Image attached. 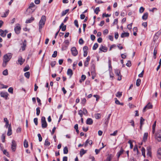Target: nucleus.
Segmentation results:
<instances>
[{
	"instance_id": "nucleus-1",
	"label": "nucleus",
	"mask_w": 161,
	"mask_h": 161,
	"mask_svg": "<svg viewBox=\"0 0 161 161\" xmlns=\"http://www.w3.org/2000/svg\"><path fill=\"white\" fill-rule=\"evenodd\" d=\"M12 57V55L10 53L6 54L3 56L2 64L3 67H5L6 66L7 63L10 60Z\"/></svg>"
},
{
	"instance_id": "nucleus-2",
	"label": "nucleus",
	"mask_w": 161,
	"mask_h": 161,
	"mask_svg": "<svg viewBox=\"0 0 161 161\" xmlns=\"http://www.w3.org/2000/svg\"><path fill=\"white\" fill-rule=\"evenodd\" d=\"M46 19V17L45 15H42V16L41 19L39 22V29L40 32H41L42 28L43 27L45 24Z\"/></svg>"
},
{
	"instance_id": "nucleus-3",
	"label": "nucleus",
	"mask_w": 161,
	"mask_h": 161,
	"mask_svg": "<svg viewBox=\"0 0 161 161\" xmlns=\"http://www.w3.org/2000/svg\"><path fill=\"white\" fill-rule=\"evenodd\" d=\"M42 126L43 128H45L47 127V124L46 120L45 118L42 117L41 119Z\"/></svg>"
},
{
	"instance_id": "nucleus-4",
	"label": "nucleus",
	"mask_w": 161,
	"mask_h": 161,
	"mask_svg": "<svg viewBox=\"0 0 161 161\" xmlns=\"http://www.w3.org/2000/svg\"><path fill=\"white\" fill-rule=\"evenodd\" d=\"M21 29L20 25L19 24H17L16 25V26L14 28V31L17 34H19L20 32V31Z\"/></svg>"
},
{
	"instance_id": "nucleus-5",
	"label": "nucleus",
	"mask_w": 161,
	"mask_h": 161,
	"mask_svg": "<svg viewBox=\"0 0 161 161\" xmlns=\"http://www.w3.org/2000/svg\"><path fill=\"white\" fill-rule=\"evenodd\" d=\"M16 143L15 140H12L11 144V149L14 152L16 149Z\"/></svg>"
},
{
	"instance_id": "nucleus-6",
	"label": "nucleus",
	"mask_w": 161,
	"mask_h": 161,
	"mask_svg": "<svg viewBox=\"0 0 161 161\" xmlns=\"http://www.w3.org/2000/svg\"><path fill=\"white\" fill-rule=\"evenodd\" d=\"M156 137L159 141H161V130L158 131L156 134Z\"/></svg>"
},
{
	"instance_id": "nucleus-7",
	"label": "nucleus",
	"mask_w": 161,
	"mask_h": 161,
	"mask_svg": "<svg viewBox=\"0 0 161 161\" xmlns=\"http://www.w3.org/2000/svg\"><path fill=\"white\" fill-rule=\"evenodd\" d=\"M153 108L152 105L150 103H149L147 105L143 108V112H145L146 111V109H149L152 108Z\"/></svg>"
},
{
	"instance_id": "nucleus-8",
	"label": "nucleus",
	"mask_w": 161,
	"mask_h": 161,
	"mask_svg": "<svg viewBox=\"0 0 161 161\" xmlns=\"http://www.w3.org/2000/svg\"><path fill=\"white\" fill-rule=\"evenodd\" d=\"M72 54L74 56H76L78 54V52L75 47H73L71 49Z\"/></svg>"
},
{
	"instance_id": "nucleus-9",
	"label": "nucleus",
	"mask_w": 161,
	"mask_h": 161,
	"mask_svg": "<svg viewBox=\"0 0 161 161\" xmlns=\"http://www.w3.org/2000/svg\"><path fill=\"white\" fill-rule=\"evenodd\" d=\"M147 155L150 157H151V148L150 146H149L147 147Z\"/></svg>"
},
{
	"instance_id": "nucleus-10",
	"label": "nucleus",
	"mask_w": 161,
	"mask_h": 161,
	"mask_svg": "<svg viewBox=\"0 0 161 161\" xmlns=\"http://www.w3.org/2000/svg\"><path fill=\"white\" fill-rule=\"evenodd\" d=\"M25 61V59H23L21 57H19L18 59L17 64H20V65L23 64Z\"/></svg>"
},
{
	"instance_id": "nucleus-11",
	"label": "nucleus",
	"mask_w": 161,
	"mask_h": 161,
	"mask_svg": "<svg viewBox=\"0 0 161 161\" xmlns=\"http://www.w3.org/2000/svg\"><path fill=\"white\" fill-rule=\"evenodd\" d=\"M8 31L7 30L3 31L1 29H0V35L3 37H5Z\"/></svg>"
},
{
	"instance_id": "nucleus-12",
	"label": "nucleus",
	"mask_w": 161,
	"mask_h": 161,
	"mask_svg": "<svg viewBox=\"0 0 161 161\" xmlns=\"http://www.w3.org/2000/svg\"><path fill=\"white\" fill-rule=\"evenodd\" d=\"M0 95L1 97L5 98L6 99H7L8 95L7 92H1L0 93Z\"/></svg>"
},
{
	"instance_id": "nucleus-13",
	"label": "nucleus",
	"mask_w": 161,
	"mask_h": 161,
	"mask_svg": "<svg viewBox=\"0 0 161 161\" xmlns=\"http://www.w3.org/2000/svg\"><path fill=\"white\" fill-rule=\"evenodd\" d=\"M93 121L92 119L90 118H88L86 120V124L88 125H91L92 124Z\"/></svg>"
},
{
	"instance_id": "nucleus-14",
	"label": "nucleus",
	"mask_w": 161,
	"mask_h": 161,
	"mask_svg": "<svg viewBox=\"0 0 161 161\" xmlns=\"http://www.w3.org/2000/svg\"><path fill=\"white\" fill-rule=\"evenodd\" d=\"M12 134V129H11V125H9V126L8 128V131L7 132V135L8 136H10Z\"/></svg>"
},
{
	"instance_id": "nucleus-15",
	"label": "nucleus",
	"mask_w": 161,
	"mask_h": 161,
	"mask_svg": "<svg viewBox=\"0 0 161 161\" xmlns=\"http://www.w3.org/2000/svg\"><path fill=\"white\" fill-rule=\"evenodd\" d=\"M99 50L101 51L106 52L107 50V48L106 47H104L103 45H101L100 47L99 48Z\"/></svg>"
},
{
	"instance_id": "nucleus-16",
	"label": "nucleus",
	"mask_w": 161,
	"mask_h": 161,
	"mask_svg": "<svg viewBox=\"0 0 161 161\" xmlns=\"http://www.w3.org/2000/svg\"><path fill=\"white\" fill-rule=\"evenodd\" d=\"M148 133H144L143 137V142H145L147 140V137H148Z\"/></svg>"
},
{
	"instance_id": "nucleus-17",
	"label": "nucleus",
	"mask_w": 161,
	"mask_h": 161,
	"mask_svg": "<svg viewBox=\"0 0 161 161\" xmlns=\"http://www.w3.org/2000/svg\"><path fill=\"white\" fill-rule=\"evenodd\" d=\"M129 35V33L128 32H124L121 34V36L123 38L125 37H128Z\"/></svg>"
},
{
	"instance_id": "nucleus-18",
	"label": "nucleus",
	"mask_w": 161,
	"mask_h": 161,
	"mask_svg": "<svg viewBox=\"0 0 161 161\" xmlns=\"http://www.w3.org/2000/svg\"><path fill=\"white\" fill-rule=\"evenodd\" d=\"M148 14L146 12L142 16V19L143 20H146L147 19Z\"/></svg>"
},
{
	"instance_id": "nucleus-19",
	"label": "nucleus",
	"mask_w": 161,
	"mask_h": 161,
	"mask_svg": "<svg viewBox=\"0 0 161 161\" xmlns=\"http://www.w3.org/2000/svg\"><path fill=\"white\" fill-rule=\"evenodd\" d=\"M73 74L72 70L71 69H68L67 74L68 75H70V77H71L73 75Z\"/></svg>"
},
{
	"instance_id": "nucleus-20",
	"label": "nucleus",
	"mask_w": 161,
	"mask_h": 161,
	"mask_svg": "<svg viewBox=\"0 0 161 161\" xmlns=\"http://www.w3.org/2000/svg\"><path fill=\"white\" fill-rule=\"evenodd\" d=\"M34 19V18L31 17L30 19H28L26 20L25 21L26 23H29L32 22Z\"/></svg>"
},
{
	"instance_id": "nucleus-21",
	"label": "nucleus",
	"mask_w": 161,
	"mask_h": 161,
	"mask_svg": "<svg viewBox=\"0 0 161 161\" xmlns=\"http://www.w3.org/2000/svg\"><path fill=\"white\" fill-rule=\"evenodd\" d=\"M156 121H155L152 126V133L154 134L155 131V129L156 126Z\"/></svg>"
},
{
	"instance_id": "nucleus-22",
	"label": "nucleus",
	"mask_w": 161,
	"mask_h": 161,
	"mask_svg": "<svg viewBox=\"0 0 161 161\" xmlns=\"http://www.w3.org/2000/svg\"><path fill=\"white\" fill-rule=\"evenodd\" d=\"M35 7V5L33 3H31L29 7L27 9V10H30V9L32 8H34Z\"/></svg>"
},
{
	"instance_id": "nucleus-23",
	"label": "nucleus",
	"mask_w": 161,
	"mask_h": 161,
	"mask_svg": "<svg viewBox=\"0 0 161 161\" xmlns=\"http://www.w3.org/2000/svg\"><path fill=\"white\" fill-rule=\"evenodd\" d=\"M86 153V151L85 150L83 149H81L80 151V155L81 157Z\"/></svg>"
},
{
	"instance_id": "nucleus-24",
	"label": "nucleus",
	"mask_w": 161,
	"mask_h": 161,
	"mask_svg": "<svg viewBox=\"0 0 161 161\" xmlns=\"http://www.w3.org/2000/svg\"><path fill=\"white\" fill-rule=\"evenodd\" d=\"M81 78V79L80 80V83H81L83 81H84L86 79V76L85 75H82Z\"/></svg>"
},
{
	"instance_id": "nucleus-25",
	"label": "nucleus",
	"mask_w": 161,
	"mask_h": 161,
	"mask_svg": "<svg viewBox=\"0 0 161 161\" xmlns=\"http://www.w3.org/2000/svg\"><path fill=\"white\" fill-rule=\"evenodd\" d=\"M115 73L116 75L118 76H119L120 75V71L119 69L115 70Z\"/></svg>"
},
{
	"instance_id": "nucleus-26",
	"label": "nucleus",
	"mask_w": 161,
	"mask_h": 161,
	"mask_svg": "<svg viewBox=\"0 0 161 161\" xmlns=\"http://www.w3.org/2000/svg\"><path fill=\"white\" fill-rule=\"evenodd\" d=\"M141 83V80L140 79H138L136 80V85L137 86H140Z\"/></svg>"
},
{
	"instance_id": "nucleus-27",
	"label": "nucleus",
	"mask_w": 161,
	"mask_h": 161,
	"mask_svg": "<svg viewBox=\"0 0 161 161\" xmlns=\"http://www.w3.org/2000/svg\"><path fill=\"white\" fill-rule=\"evenodd\" d=\"M115 103L116 104H117L120 105H123V103H120V102L118 100H117V98H115Z\"/></svg>"
},
{
	"instance_id": "nucleus-28",
	"label": "nucleus",
	"mask_w": 161,
	"mask_h": 161,
	"mask_svg": "<svg viewBox=\"0 0 161 161\" xmlns=\"http://www.w3.org/2000/svg\"><path fill=\"white\" fill-rule=\"evenodd\" d=\"M69 9H67L65 11H63L61 14V16H62L65 15L69 11Z\"/></svg>"
},
{
	"instance_id": "nucleus-29",
	"label": "nucleus",
	"mask_w": 161,
	"mask_h": 161,
	"mask_svg": "<svg viewBox=\"0 0 161 161\" xmlns=\"http://www.w3.org/2000/svg\"><path fill=\"white\" fill-rule=\"evenodd\" d=\"M123 150L122 148H121L120 151L118 153V155H117V157L118 158H119L120 156L122 154V153L123 152Z\"/></svg>"
},
{
	"instance_id": "nucleus-30",
	"label": "nucleus",
	"mask_w": 161,
	"mask_h": 161,
	"mask_svg": "<svg viewBox=\"0 0 161 161\" xmlns=\"http://www.w3.org/2000/svg\"><path fill=\"white\" fill-rule=\"evenodd\" d=\"M141 151H142V155L144 156V158H145V149L143 147H142V148Z\"/></svg>"
},
{
	"instance_id": "nucleus-31",
	"label": "nucleus",
	"mask_w": 161,
	"mask_h": 161,
	"mask_svg": "<svg viewBox=\"0 0 161 161\" xmlns=\"http://www.w3.org/2000/svg\"><path fill=\"white\" fill-rule=\"evenodd\" d=\"M26 41L25 40L24 42L23 43V46L22 47V49L23 51H24L25 49V47L26 46Z\"/></svg>"
},
{
	"instance_id": "nucleus-32",
	"label": "nucleus",
	"mask_w": 161,
	"mask_h": 161,
	"mask_svg": "<svg viewBox=\"0 0 161 161\" xmlns=\"http://www.w3.org/2000/svg\"><path fill=\"white\" fill-rule=\"evenodd\" d=\"M101 115L99 114H95V118L97 119H99L101 118Z\"/></svg>"
},
{
	"instance_id": "nucleus-33",
	"label": "nucleus",
	"mask_w": 161,
	"mask_h": 161,
	"mask_svg": "<svg viewBox=\"0 0 161 161\" xmlns=\"http://www.w3.org/2000/svg\"><path fill=\"white\" fill-rule=\"evenodd\" d=\"M24 145L25 147L27 148L28 146V142L26 141V140H25L24 142Z\"/></svg>"
},
{
	"instance_id": "nucleus-34",
	"label": "nucleus",
	"mask_w": 161,
	"mask_h": 161,
	"mask_svg": "<svg viewBox=\"0 0 161 161\" xmlns=\"http://www.w3.org/2000/svg\"><path fill=\"white\" fill-rule=\"evenodd\" d=\"M50 142L48 141V139H47L45 141L44 145L45 146H49L50 145Z\"/></svg>"
},
{
	"instance_id": "nucleus-35",
	"label": "nucleus",
	"mask_w": 161,
	"mask_h": 161,
	"mask_svg": "<svg viewBox=\"0 0 161 161\" xmlns=\"http://www.w3.org/2000/svg\"><path fill=\"white\" fill-rule=\"evenodd\" d=\"M63 151L64 154H67L68 153V150L67 147H65L64 148Z\"/></svg>"
},
{
	"instance_id": "nucleus-36",
	"label": "nucleus",
	"mask_w": 161,
	"mask_h": 161,
	"mask_svg": "<svg viewBox=\"0 0 161 161\" xmlns=\"http://www.w3.org/2000/svg\"><path fill=\"white\" fill-rule=\"evenodd\" d=\"M9 12V10H8L6 12L3 14V15L2 16V17H6L8 14Z\"/></svg>"
},
{
	"instance_id": "nucleus-37",
	"label": "nucleus",
	"mask_w": 161,
	"mask_h": 161,
	"mask_svg": "<svg viewBox=\"0 0 161 161\" xmlns=\"http://www.w3.org/2000/svg\"><path fill=\"white\" fill-rule=\"evenodd\" d=\"M122 95V92H118L116 94V96L117 97H120Z\"/></svg>"
},
{
	"instance_id": "nucleus-38",
	"label": "nucleus",
	"mask_w": 161,
	"mask_h": 161,
	"mask_svg": "<svg viewBox=\"0 0 161 161\" xmlns=\"http://www.w3.org/2000/svg\"><path fill=\"white\" fill-rule=\"evenodd\" d=\"M3 74L4 75H7L8 74V70L6 69L4 70L3 72Z\"/></svg>"
},
{
	"instance_id": "nucleus-39",
	"label": "nucleus",
	"mask_w": 161,
	"mask_h": 161,
	"mask_svg": "<svg viewBox=\"0 0 161 161\" xmlns=\"http://www.w3.org/2000/svg\"><path fill=\"white\" fill-rule=\"evenodd\" d=\"M25 76L27 78H29L30 75V73L29 72H25L24 74Z\"/></svg>"
},
{
	"instance_id": "nucleus-40",
	"label": "nucleus",
	"mask_w": 161,
	"mask_h": 161,
	"mask_svg": "<svg viewBox=\"0 0 161 161\" xmlns=\"http://www.w3.org/2000/svg\"><path fill=\"white\" fill-rule=\"evenodd\" d=\"M144 120V119H143L142 117H141L140 118V124L143 125Z\"/></svg>"
},
{
	"instance_id": "nucleus-41",
	"label": "nucleus",
	"mask_w": 161,
	"mask_h": 161,
	"mask_svg": "<svg viewBox=\"0 0 161 161\" xmlns=\"http://www.w3.org/2000/svg\"><path fill=\"white\" fill-rule=\"evenodd\" d=\"M36 115L37 116H38L39 115V114H40V108L37 107L36 109Z\"/></svg>"
},
{
	"instance_id": "nucleus-42",
	"label": "nucleus",
	"mask_w": 161,
	"mask_h": 161,
	"mask_svg": "<svg viewBox=\"0 0 161 161\" xmlns=\"http://www.w3.org/2000/svg\"><path fill=\"white\" fill-rule=\"evenodd\" d=\"M98 47V44L97 43H95L93 46V47L92 49L93 50H95Z\"/></svg>"
},
{
	"instance_id": "nucleus-43",
	"label": "nucleus",
	"mask_w": 161,
	"mask_h": 161,
	"mask_svg": "<svg viewBox=\"0 0 161 161\" xmlns=\"http://www.w3.org/2000/svg\"><path fill=\"white\" fill-rule=\"evenodd\" d=\"M111 115V114H109L108 115L107 119H106V121L105 122V124H107L108 123V121H109V119H110V118Z\"/></svg>"
},
{
	"instance_id": "nucleus-44",
	"label": "nucleus",
	"mask_w": 161,
	"mask_h": 161,
	"mask_svg": "<svg viewBox=\"0 0 161 161\" xmlns=\"http://www.w3.org/2000/svg\"><path fill=\"white\" fill-rule=\"evenodd\" d=\"M100 11V10L99 9V8L97 7L95 8L94 12L96 14H98V12Z\"/></svg>"
},
{
	"instance_id": "nucleus-45",
	"label": "nucleus",
	"mask_w": 161,
	"mask_h": 161,
	"mask_svg": "<svg viewBox=\"0 0 161 161\" xmlns=\"http://www.w3.org/2000/svg\"><path fill=\"white\" fill-rule=\"evenodd\" d=\"M144 9H145L143 7H141L139 10V12L140 13H142L144 12Z\"/></svg>"
},
{
	"instance_id": "nucleus-46",
	"label": "nucleus",
	"mask_w": 161,
	"mask_h": 161,
	"mask_svg": "<svg viewBox=\"0 0 161 161\" xmlns=\"http://www.w3.org/2000/svg\"><path fill=\"white\" fill-rule=\"evenodd\" d=\"M37 136L39 138V142H41L42 141V138L41 136V135L40 134H38L37 135Z\"/></svg>"
},
{
	"instance_id": "nucleus-47",
	"label": "nucleus",
	"mask_w": 161,
	"mask_h": 161,
	"mask_svg": "<svg viewBox=\"0 0 161 161\" xmlns=\"http://www.w3.org/2000/svg\"><path fill=\"white\" fill-rule=\"evenodd\" d=\"M57 51H54L52 55V57L53 58L56 57L57 56Z\"/></svg>"
},
{
	"instance_id": "nucleus-48",
	"label": "nucleus",
	"mask_w": 161,
	"mask_h": 161,
	"mask_svg": "<svg viewBox=\"0 0 161 161\" xmlns=\"http://www.w3.org/2000/svg\"><path fill=\"white\" fill-rule=\"evenodd\" d=\"M118 132V131L117 130H116L113 133L111 134H110V135L111 136H115L117 135V133Z\"/></svg>"
},
{
	"instance_id": "nucleus-49",
	"label": "nucleus",
	"mask_w": 161,
	"mask_h": 161,
	"mask_svg": "<svg viewBox=\"0 0 161 161\" xmlns=\"http://www.w3.org/2000/svg\"><path fill=\"white\" fill-rule=\"evenodd\" d=\"M8 92L11 93H13V89L12 87H10L8 89Z\"/></svg>"
},
{
	"instance_id": "nucleus-50",
	"label": "nucleus",
	"mask_w": 161,
	"mask_h": 161,
	"mask_svg": "<svg viewBox=\"0 0 161 161\" xmlns=\"http://www.w3.org/2000/svg\"><path fill=\"white\" fill-rule=\"evenodd\" d=\"M126 65L128 67H130L131 66V62L130 61H128L127 63L126 64Z\"/></svg>"
},
{
	"instance_id": "nucleus-51",
	"label": "nucleus",
	"mask_w": 161,
	"mask_h": 161,
	"mask_svg": "<svg viewBox=\"0 0 161 161\" xmlns=\"http://www.w3.org/2000/svg\"><path fill=\"white\" fill-rule=\"evenodd\" d=\"M56 64V62L55 61H53L51 62V66L53 67Z\"/></svg>"
},
{
	"instance_id": "nucleus-52",
	"label": "nucleus",
	"mask_w": 161,
	"mask_h": 161,
	"mask_svg": "<svg viewBox=\"0 0 161 161\" xmlns=\"http://www.w3.org/2000/svg\"><path fill=\"white\" fill-rule=\"evenodd\" d=\"M82 112L83 114L84 115L88 113L87 110L84 108H83Z\"/></svg>"
},
{
	"instance_id": "nucleus-53",
	"label": "nucleus",
	"mask_w": 161,
	"mask_h": 161,
	"mask_svg": "<svg viewBox=\"0 0 161 161\" xmlns=\"http://www.w3.org/2000/svg\"><path fill=\"white\" fill-rule=\"evenodd\" d=\"M83 114V113L82 112V110H80L79 111V112H78V114L81 117H82Z\"/></svg>"
},
{
	"instance_id": "nucleus-54",
	"label": "nucleus",
	"mask_w": 161,
	"mask_h": 161,
	"mask_svg": "<svg viewBox=\"0 0 161 161\" xmlns=\"http://www.w3.org/2000/svg\"><path fill=\"white\" fill-rule=\"evenodd\" d=\"M128 143L129 144H130V148L131 149L133 147V145H132V142H131V141L129 140L128 142Z\"/></svg>"
},
{
	"instance_id": "nucleus-55",
	"label": "nucleus",
	"mask_w": 161,
	"mask_h": 161,
	"mask_svg": "<svg viewBox=\"0 0 161 161\" xmlns=\"http://www.w3.org/2000/svg\"><path fill=\"white\" fill-rule=\"evenodd\" d=\"M3 153L4 154L6 155L7 156H8L9 155L8 153L7 152V150H4L3 151Z\"/></svg>"
},
{
	"instance_id": "nucleus-56",
	"label": "nucleus",
	"mask_w": 161,
	"mask_h": 161,
	"mask_svg": "<svg viewBox=\"0 0 161 161\" xmlns=\"http://www.w3.org/2000/svg\"><path fill=\"white\" fill-rule=\"evenodd\" d=\"M74 23L75 25L76 26V27L78 28L79 27V25L78 24V22L77 20H75L74 21Z\"/></svg>"
},
{
	"instance_id": "nucleus-57",
	"label": "nucleus",
	"mask_w": 161,
	"mask_h": 161,
	"mask_svg": "<svg viewBox=\"0 0 161 161\" xmlns=\"http://www.w3.org/2000/svg\"><path fill=\"white\" fill-rule=\"evenodd\" d=\"M79 43L80 44H82L84 43V41L82 38H80L79 41Z\"/></svg>"
},
{
	"instance_id": "nucleus-58",
	"label": "nucleus",
	"mask_w": 161,
	"mask_h": 161,
	"mask_svg": "<svg viewBox=\"0 0 161 161\" xmlns=\"http://www.w3.org/2000/svg\"><path fill=\"white\" fill-rule=\"evenodd\" d=\"M37 120L38 119L37 118H35L34 119V122L36 125H37L38 124Z\"/></svg>"
},
{
	"instance_id": "nucleus-59",
	"label": "nucleus",
	"mask_w": 161,
	"mask_h": 161,
	"mask_svg": "<svg viewBox=\"0 0 161 161\" xmlns=\"http://www.w3.org/2000/svg\"><path fill=\"white\" fill-rule=\"evenodd\" d=\"M93 97H97V99H96L97 101H98L100 98V96L97 95H93Z\"/></svg>"
},
{
	"instance_id": "nucleus-60",
	"label": "nucleus",
	"mask_w": 161,
	"mask_h": 161,
	"mask_svg": "<svg viewBox=\"0 0 161 161\" xmlns=\"http://www.w3.org/2000/svg\"><path fill=\"white\" fill-rule=\"evenodd\" d=\"M118 22V19H115L114 20V21L113 23L114 25L115 24H117Z\"/></svg>"
},
{
	"instance_id": "nucleus-61",
	"label": "nucleus",
	"mask_w": 161,
	"mask_h": 161,
	"mask_svg": "<svg viewBox=\"0 0 161 161\" xmlns=\"http://www.w3.org/2000/svg\"><path fill=\"white\" fill-rule=\"evenodd\" d=\"M5 136L3 134L2 136V142H5Z\"/></svg>"
},
{
	"instance_id": "nucleus-62",
	"label": "nucleus",
	"mask_w": 161,
	"mask_h": 161,
	"mask_svg": "<svg viewBox=\"0 0 161 161\" xmlns=\"http://www.w3.org/2000/svg\"><path fill=\"white\" fill-rule=\"evenodd\" d=\"M132 23H131L130 24H129L127 25V28L128 29L130 30L131 29Z\"/></svg>"
},
{
	"instance_id": "nucleus-63",
	"label": "nucleus",
	"mask_w": 161,
	"mask_h": 161,
	"mask_svg": "<svg viewBox=\"0 0 161 161\" xmlns=\"http://www.w3.org/2000/svg\"><path fill=\"white\" fill-rule=\"evenodd\" d=\"M61 28V30H62V31H65L66 30V25H65L62 26Z\"/></svg>"
},
{
	"instance_id": "nucleus-64",
	"label": "nucleus",
	"mask_w": 161,
	"mask_h": 161,
	"mask_svg": "<svg viewBox=\"0 0 161 161\" xmlns=\"http://www.w3.org/2000/svg\"><path fill=\"white\" fill-rule=\"evenodd\" d=\"M111 159V158L110 156H109L105 160V161H110Z\"/></svg>"
}]
</instances>
